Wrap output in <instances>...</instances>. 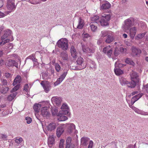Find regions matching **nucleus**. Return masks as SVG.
Segmentation results:
<instances>
[{
  "label": "nucleus",
  "mask_w": 148,
  "mask_h": 148,
  "mask_svg": "<svg viewBox=\"0 0 148 148\" xmlns=\"http://www.w3.org/2000/svg\"><path fill=\"white\" fill-rule=\"evenodd\" d=\"M134 21V18H130L125 20L124 28L125 30L128 29L130 27L133 26Z\"/></svg>",
  "instance_id": "nucleus-4"
},
{
  "label": "nucleus",
  "mask_w": 148,
  "mask_h": 148,
  "mask_svg": "<svg viewBox=\"0 0 148 148\" xmlns=\"http://www.w3.org/2000/svg\"><path fill=\"white\" fill-rule=\"evenodd\" d=\"M137 30V28L135 27H132L130 29L129 35L132 39H134Z\"/></svg>",
  "instance_id": "nucleus-13"
},
{
  "label": "nucleus",
  "mask_w": 148,
  "mask_h": 148,
  "mask_svg": "<svg viewBox=\"0 0 148 148\" xmlns=\"http://www.w3.org/2000/svg\"><path fill=\"white\" fill-rule=\"evenodd\" d=\"M58 119L60 121H64L67 120L68 118L65 115H61L59 116Z\"/></svg>",
  "instance_id": "nucleus-30"
},
{
  "label": "nucleus",
  "mask_w": 148,
  "mask_h": 148,
  "mask_svg": "<svg viewBox=\"0 0 148 148\" xmlns=\"http://www.w3.org/2000/svg\"><path fill=\"white\" fill-rule=\"evenodd\" d=\"M132 52L134 55L138 56L141 53V50L136 48L133 47L132 48Z\"/></svg>",
  "instance_id": "nucleus-24"
},
{
  "label": "nucleus",
  "mask_w": 148,
  "mask_h": 148,
  "mask_svg": "<svg viewBox=\"0 0 148 148\" xmlns=\"http://www.w3.org/2000/svg\"><path fill=\"white\" fill-rule=\"evenodd\" d=\"M70 51L71 56L74 58H76L77 53L74 46H71L70 49Z\"/></svg>",
  "instance_id": "nucleus-21"
},
{
  "label": "nucleus",
  "mask_w": 148,
  "mask_h": 148,
  "mask_svg": "<svg viewBox=\"0 0 148 148\" xmlns=\"http://www.w3.org/2000/svg\"><path fill=\"white\" fill-rule=\"evenodd\" d=\"M9 90V88L8 87H5L3 88V90H1V92L3 94H5Z\"/></svg>",
  "instance_id": "nucleus-42"
},
{
  "label": "nucleus",
  "mask_w": 148,
  "mask_h": 148,
  "mask_svg": "<svg viewBox=\"0 0 148 148\" xmlns=\"http://www.w3.org/2000/svg\"><path fill=\"white\" fill-rule=\"evenodd\" d=\"M144 87L147 92L148 93V83L144 86Z\"/></svg>",
  "instance_id": "nucleus-61"
},
{
  "label": "nucleus",
  "mask_w": 148,
  "mask_h": 148,
  "mask_svg": "<svg viewBox=\"0 0 148 148\" xmlns=\"http://www.w3.org/2000/svg\"><path fill=\"white\" fill-rule=\"evenodd\" d=\"M93 145V142L91 140L90 141L89 143L88 146V148H92Z\"/></svg>",
  "instance_id": "nucleus-60"
},
{
  "label": "nucleus",
  "mask_w": 148,
  "mask_h": 148,
  "mask_svg": "<svg viewBox=\"0 0 148 148\" xmlns=\"http://www.w3.org/2000/svg\"><path fill=\"white\" fill-rule=\"evenodd\" d=\"M137 83H138L137 82L131 80V81L130 82H128V84H127V86L129 88H134L135 87Z\"/></svg>",
  "instance_id": "nucleus-28"
},
{
  "label": "nucleus",
  "mask_w": 148,
  "mask_h": 148,
  "mask_svg": "<svg viewBox=\"0 0 148 148\" xmlns=\"http://www.w3.org/2000/svg\"><path fill=\"white\" fill-rule=\"evenodd\" d=\"M91 21L98 24H99V17L97 15L94 16L91 18Z\"/></svg>",
  "instance_id": "nucleus-27"
},
{
  "label": "nucleus",
  "mask_w": 148,
  "mask_h": 148,
  "mask_svg": "<svg viewBox=\"0 0 148 148\" xmlns=\"http://www.w3.org/2000/svg\"><path fill=\"white\" fill-rule=\"evenodd\" d=\"M89 139L87 137H82L81 139V144L83 146H86L88 145L87 142L89 141Z\"/></svg>",
  "instance_id": "nucleus-20"
},
{
  "label": "nucleus",
  "mask_w": 148,
  "mask_h": 148,
  "mask_svg": "<svg viewBox=\"0 0 148 148\" xmlns=\"http://www.w3.org/2000/svg\"><path fill=\"white\" fill-rule=\"evenodd\" d=\"M114 71L115 74L117 75H120L123 73V71L119 69H114Z\"/></svg>",
  "instance_id": "nucleus-34"
},
{
  "label": "nucleus",
  "mask_w": 148,
  "mask_h": 148,
  "mask_svg": "<svg viewBox=\"0 0 148 148\" xmlns=\"http://www.w3.org/2000/svg\"><path fill=\"white\" fill-rule=\"evenodd\" d=\"M82 48L83 51L84 52L86 53H93L95 52V47L94 46L92 45H90V47H88L87 46L82 45Z\"/></svg>",
  "instance_id": "nucleus-3"
},
{
  "label": "nucleus",
  "mask_w": 148,
  "mask_h": 148,
  "mask_svg": "<svg viewBox=\"0 0 148 148\" xmlns=\"http://www.w3.org/2000/svg\"><path fill=\"white\" fill-rule=\"evenodd\" d=\"M25 119L27 121V123L28 124L30 123L32 121V119L29 117H26Z\"/></svg>",
  "instance_id": "nucleus-51"
},
{
  "label": "nucleus",
  "mask_w": 148,
  "mask_h": 148,
  "mask_svg": "<svg viewBox=\"0 0 148 148\" xmlns=\"http://www.w3.org/2000/svg\"><path fill=\"white\" fill-rule=\"evenodd\" d=\"M68 110L67 109H62V110L60 112V114H66L69 113Z\"/></svg>",
  "instance_id": "nucleus-48"
},
{
  "label": "nucleus",
  "mask_w": 148,
  "mask_h": 148,
  "mask_svg": "<svg viewBox=\"0 0 148 148\" xmlns=\"http://www.w3.org/2000/svg\"><path fill=\"white\" fill-rule=\"evenodd\" d=\"M51 101L53 104L58 106L60 104L62 101L61 98L58 97H54L52 98Z\"/></svg>",
  "instance_id": "nucleus-14"
},
{
  "label": "nucleus",
  "mask_w": 148,
  "mask_h": 148,
  "mask_svg": "<svg viewBox=\"0 0 148 148\" xmlns=\"http://www.w3.org/2000/svg\"><path fill=\"white\" fill-rule=\"evenodd\" d=\"M2 82L3 85H6L7 83V81L6 80L4 79L2 80Z\"/></svg>",
  "instance_id": "nucleus-64"
},
{
  "label": "nucleus",
  "mask_w": 148,
  "mask_h": 148,
  "mask_svg": "<svg viewBox=\"0 0 148 148\" xmlns=\"http://www.w3.org/2000/svg\"><path fill=\"white\" fill-rule=\"evenodd\" d=\"M13 66H15L17 68L18 66V64L17 62L14 61V62L13 63Z\"/></svg>",
  "instance_id": "nucleus-62"
},
{
  "label": "nucleus",
  "mask_w": 148,
  "mask_h": 148,
  "mask_svg": "<svg viewBox=\"0 0 148 148\" xmlns=\"http://www.w3.org/2000/svg\"><path fill=\"white\" fill-rule=\"evenodd\" d=\"M66 127L67 131L69 133H72L75 129V125L73 123H66Z\"/></svg>",
  "instance_id": "nucleus-10"
},
{
  "label": "nucleus",
  "mask_w": 148,
  "mask_h": 148,
  "mask_svg": "<svg viewBox=\"0 0 148 148\" xmlns=\"http://www.w3.org/2000/svg\"><path fill=\"white\" fill-rule=\"evenodd\" d=\"M71 138L70 137H68L67 138L66 148H75L74 145L71 143Z\"/></svg>",
  "instance_id": "nucleus-15"
},
{
  "label": "nucleus",
  "mask_w": 148,
  "mask_h": 148,
  "mask_svg": "<svg viewBox=\"0 0 148 148\" xmlns=\"http://www.w3.org/2000/svg\"><path fill=\"white\" fill-rule=\"evenodd\" d=\"M12 32L9 29H7L5 30L4 34H6V36L7 37H8L9 39V37L11 36Z\"/></svg>",
  "instance_id": "nucleus-38"
},
{
  "label": "nucleus",
  "mask_w": 148,
  "mask_h": 148,
  "mask_svg": "<svg viewBox=\"0 0 148 148\" xmlns=\"http://www.w3.org/2000/svg\"><path fill=\"white\" fill-rule=\"evenodd\" d=\"M29 57L30 58V59H31L33 61L35 62H37V60L35 58L34 55V54H32Z\"/></svg>",
  "instance_id": "nucleus-52"
},
{
  "label": "nucleus",
  "mask_w": 148,
  "mask_h": 148,
  "mask_svg": "<svg viewBox=\"0 0 148 148\" xmlns=\"http://www.w3.org/2000/svg\"><path fill=\"white\" fill-rule=\"evenodd\" d=\"M120 50L121 52L123 53H125L127 51V49L125 48L120 47Z\"/></svg>",
  "instance_id": "nucleus-55"
},
{
  "label": "nucleus",
  "mask_w": 148,
  "mask_h": 148,
  "mask_svg": "<svg viewBox=\"0 0 148 148\" xmlns=\"http://www.w3.org/2000/svg\"><path fill=\"white\" fill-rule=\"evenodd\" d=\"M56 125L55 123H51L47 126V130L49 131H52L56 128Z\"/></svg>",
  "instance_id": "nucleus-18"
},
{
  "label": "nucleus",
  "mask_w": 148,
  "mask_h": 148,
  "mask_svg": "<svg viewBox=\"0 0 148 148\" xmlns=\"http://www.w3.org/2000/svg\"><path fill=\"white\" fill-rule=\"evenodd\" d=\"M8 13L5 12L4 13L2 12H1L0 11V18L3 17L6 15L8 14Z\"/></svg>",
  "instance_id": "nucleus-56"
},
{
  "label": "nucleus",
  "mask_w": 148,
  "mask_h": 148,
  "mask_svg": "<svg viewBox=\"0 0 148 148\" xmlns=\"http://www.w3.org/2000/svg\"><path fill=\"white\" fill-rule=\"evenodd\" d=\"M130 75L131 80L137 83L139 82L140 79L139 75L137 73L134 71H132Z\"/></svg>",
  "instance_id": "nucleus-8"
},
{
  "label": "nucleus",
  "mask_w": 148,
  "mask_h": 148,
  "mask_svg": "<svg viewBox=\"0 0 148 148\" xmlns=\"http://www.w3.org/2000/svg\"><path fill=\"white\" fill-rule=\"evenodd\" d=\"M90 28L92 32H95L97 29V27L93 24H91L90 26Z\"/></svg>",
  "instance_id": "nucleus-47"
},
{
  "label": "nucleus",
  "mask_w": 148,
  "mask_h": 148,
  "mask_svg": "<svg viewBox=\"0 0 148 148\" xmlns=\"http://www.w3.org/2000/svg\"><path fill=\"white\" fill-rule=\"evenodd\" d=\"M14 141L17 144H20L23 141V139L21 137H17L15 139Z\"/></svg>",
  "instance_id": "nucleus-39"
},
{
  "label": "nucleus",
  "mask_w": 148,
  "mask_h": 148,
  "mask_svg": "<svg viewBox=\"0 0 148 148\" xmlns=\"http://www.w3.org/2000/svg\"><path fill=\"white\" fill-rule=\"evenodd\" d=\"M60 57L64 61H67L68 60V55L66 53L64 52L62 53L61 54Z\"/></svg>",
  "instance_id": "nucleus-26"
},
{
  "label": "nucleus",
  "mask_w": 148,
  "mask_h": 148,
  "mask_svg": "<svg viewBox=\"0 0 148 148\" xmlns=\"http://www.w3.org/2000/svg\"><path fill=\"white\" fill-rule=\"evenodd\" d=\"M142 95H143L142 93L139 94L133 97L132 99H133V100H134L136 101L140 99L142 96Z\"/></svg>",
  "instance_id": "nucleus-37"
},
{
  "label": "nucleus",
  "mask_w": 148,
  "mask_h": 148,
  "mask_svg": "<svg viewBox=\"0 0 148 148\" xmlns=\"http://www.w3.org/2000/svg\"><path fill=\"white\" fill-rule=\"evenodd\" d=\"M61 109L69 110V108L67 104L66 103H64L62 105Z\"/></svg>",
  "instance_id": "nucleus-46"
},
{
  "label": "nucleus",
  "mask_w": 148,
  "mask_h": 148,
  "mask_svg": "<svg viewBox=\"0 0 148 148\" xmlns=\"http://www.w3.org/2000/svg\"><path fill=\"white\" fill-rule=\"evenodd\" d=\"M41 115L44 117L49 116L50 114L49 112V108L47 107L42 108L41 110Z\"/></svg>",
  "instance_id": "nucleus-11"
},
{
  "label": "nucleus",
  "mask_w": 148,
  "mask_h": 148,
  "mask_svg": "<svg viewBox=\"0 0 148 148\" xmlns=\"http://www.w3.org/2000/svg\"><path fill=\"white\" fill-rule=\"evenodd\" d=\"M120 82L122 86L128 84V81L126 79L121 77L120 78Z\"/></svg>",
  "instance_id": "nucleus-31"
},
{
  "label": "nucleus",
  "mask_w": 148,
  "mask_h": 148,
  "mask_svg": "<svg viewBox=\"0 0 148 148\" xmlns=\"http://www.w3.org/2000/svg\"><path fill=\"white\" fill-rule=\"evenodd\" d=\"M55 68L57 72H59L60 71L61 67L58 64L56 63L55 64Z\"/></svg>",
  "instance_id": "nucleus-44"
},
{
  "label": "nucleus",
  "mask_w": 148,
  "mask_h": 148,
  "mask_svg": "<svg viewBox=\"0 0 148 148\" xmlns=\"http://www.w3.org/2000/svg\"><path fill=\"white\" fill-rule=\"evenodd\" d=\"M29 88V86L28 84H26L24 85V90L26 91H28Z\"/></svg>",
  "instance_id": "nucleus-58"
},
{
  "label": "nucleus",
  "mask_w": 148,
  "mask_h": 148,
  "mask_svg": "<svg viewBox=\"0 0 148 148\" xmlns=\"http://www.w3.org/2000/svg\"><path fill=\"white\" fill-rule=\"evenodd\" d=\"M10 41V39L7 38L4 40H2V42H0V46L3 45L6 43Z\"/></svg>",
  "instance_id": "nucleus-45"
},
{
  "label": "nucleus",
  "mask_w": 148,
  "mask_h": 148,
  "mask_svg": "<svg viewBox=\"0 0 148 148\" xmlns=\"http://www.w3.org/2000/svg\"><path fill=\"white\" fill-rule=\"evenodd\" d=\"M77 62L78 65L81 66V69H84L86 67V64H84V60L82 57H80L78 58Z\"/></svg>",
  "instance_id": "nucleus-12"
},
{
  "label": "nucleus",
  "mask_w": 148,
  "mask_h": 148,
  "mask_svg": "<svg viewBox=\"0 0 148 148\" xmlns=\"http://www.w3.org/2000/svg\"><path fill=\"white\" fill-rule=\"evenodd\" d=\"M68 41L65 38H61L57 42V44L60 48L64 50H66L68 47Z\"/></svg>",
  "instance_id": "nucleus-1"
},
{
  "label": "nucleus",
  "mask_w": 148,
  "mask_h": 148,
  "mask_svg": "<svg viewBox=\"0 0 148 148\" xmlns=\"http://www.w3.org/2000/svg\"><path fill=\"white\" fill-rule=\"evenodd\" d=\"M16 92H15L14 93L8 96L7 97L8 100L9 101H12V100L16 96Z\"/></svg>",
  "instance_id": "nucleus-33"
},
{
  "label": "nucleus",
  "mask_w": 148,
  "mask_h": 148,
  "mask_svg": "<svg viewBox=\"0 0 148 148\" xmlns=\"http://www.w3.org/2000/svg\"><path fill=\"white\" fill-rule=\"evenodd\" d=\"M103 51L109 57H110L112 52V48L110 45H108L103 49Z\"/></svg>",
  "instance_id": "nucleus-7"
},
{
  "label": "nucleus",
  "mask_w": 148,
  "mask_h": 148,
  "mask_svg": "<svg viewBox=\"0 0 148 148\" xmlns=\"http://www.w3.org/2000/svg\"><path fill=\"white\" fill-rule=\"evenodd\" d=\"M41 107V105L39 104H36L34 106V109L36 112H38Z\"/></svg>",
  "instance_id": "nucleus-29"
},
{
  "label": "nucleus",
  "mask_w": 148,
  "mask_h": 148,
  "mask_svg": "<svg viewBox=\"0 0 148 148\" xmlns=\"http://www.w3.org/2000/svg\"><path fill=\"white\" fill-rule=\"evenodd\" d=\"M54 139L53 137L49 136L48 138V145H53L54 144Z\"/></svg>",
  "instance_id": "nucleus-35"
},
{
  "label": "nucleus",
  "mask_w": 148,
  "mask_h": 148,
  "mask_svg": "<svg viewBox=\"0 0 148 148\" xmlns=\"http://www.w3.org/2000/svg\"><path fill=\"white\" fill-rule=\"evenodd\" d=\"M58 112L57 110L55 108L54 109H52V113L53 115H56L57 114Z\"/></svg>",
  "instance_id": "nucleus-54"
},
{
  "label": "nucleus",
  "mask_w": 148,
  "mask_h": 148,
  "mask_svg": "<svg viewBox=\"0 0 148 148\" xmlns=\"http://www.w3.org/2000/svg\"><path fill=\"white\" fill-rule=\"evenodd\" d=\"M21 81V77L19 75H17L15 78L13 84L14 86H15L16 84H20Z\"/></svg>",
  "instance_id": "nucleus-25"
},
{
  "label": "nucleus",
  "mask_w": 148,
  "mask_h": 148,
  "mask_svg": "<svg viewBox=\"0 0 148 148\" xmlns=\"http://www.w3.org/2000/svg\"><path fill=\"white\" fill-rule=\"evenodd\" d=\"M125 62L126 63L130 64L133 65L134 62L130 58H127L125 60Z\"/></svg>",
  "instance_id": "nucleus-43"
},
{
  "label": "nucleus",
  "mask_w": 148,
  "mask_h": 148,
  "mask_svg": "<svg viewBox=\"0 0 148 148\" xmlns=\"http://www.w3.org/2000/svg\"><path fill=\"white\" fill-rule=\"evenodd\" d=\"M14 62V60H9L7 63V65L9 67L12 66L13 65Z\"/></svg>",
  "instance_id": "nucleus-41"
},
{
  "label": "nucleus",
  "mask_w": 148,
  "mask_h": 148,
  "mask_svg": "<svg viewBox=\"0 0 148 148\" xmlns=\"http://www.w3.org/2000/svg\"><path fill=\"white\" fill-rule=\"evenodd\" d=\"M7 8L8 10H14L16 6L14 2H7Z\"/></svg>",
  "instance_id": "nucleus-22"
},
{
  "label": "nucleus",
  "mask_w": 148,
  "mask_h": 148,
  "mask_svg": "<svg viewBox=\"0 0 148 148\" xmlns=\"http://www.w3.org/2000/svg\"><path fill=\"white\" fill-rule=\"evenodd\" d=\"M0 138L3 140H6L7 138V136L5 135L1 134H0Z\"/></svg>",
  "instance_id": "nucleus-53"
},
{
  "label": "nucleus",
  "mask_w": 148,
  "mask_h": 148,
  "mask_svg": "<svg viewBox=\"0 0 148 148\" xmlns=\"http://www.w3.org/2000/svg\"><path fill=\"white\" fill-rule=\"evenodd\" d=\"M40 84L46 92L47 93L50 91L51 89V86L48 82L45 80L42 81Z\"/></svg>",
  "instance_id": "nucleus-6"
},
{
  "label": "nucleus",
  "mask_w": 148,
  "mask_h": 148,
  "mask_svg": "<svg viewBox=\"0 0 148 148\" xmlns=\"http://www.w3.org/2000/svg\"><path fill=\"white\" fill-rule=\"evenodd\" d=\"M123 64L119 63V62H116L115 64V66L116 67H118L119 68H121L124 66Z\"/></svg>",
  "instance_id": "nucleus-40"
},
{
  "label": "nucleus",
  "mask_w": 148,
  "mask_h": 148,
  "mask_svg": "<svg viewBox=\"0 0 148 148\" xmlns=\"http://www.w3.org/2000/svg\"><path fill=\"white\" fill-rule=\"evenodd\" d=\"M8 37L7 36H6V34H4V35L1 37V40H6V38Z\"/></svg>",
  "instance_id": "nucleus-59"
},
{
  "label": "nucleus",
  "mask_w": 148,
  "mask_h": 148,
  "mask_svg": "<svg viewBox=\"0 0 148 148\" xmlns=\"http://www.w3.org/2000/svg\"><path fill=\"white\" fill-rule=\"evenodd\" d=\"M67 73V70H64L62 73L60 77L58 78L57 81L54 83V85L55 86L58 85L60 84L64 80Z\"/></svg>",
  "instance_id": "nucleus-5"
},
{
  "label": "nucleus",
  "mask_w": 148,
  "mask_h": 148,
  "mask_svg": "<svg viewBox=\"0 0 148 148\" xmlns=\"http://www.w3.org/2000/svg\"><path fill=\"white\" fill-rule=\"evenodd\" d=\"M110 31H103L101 32V36L103 37H106V36H108L110 32Z\"/></svg>",
  "instance_id": "nucleus-36"
},
{
  "label": "nucleus",
  "mask_w": 148,
  "mask_h": 148,
  "mask_svg": "<svg viewBox=\"0 0 148 148\" xmlns=\"http://www.w3.org/2000/svg\"><path fill=\"white\" fill-rule=\"evenodd\" d=\"M64 140L62 139L60 140L59 145L60 148H64Z\"/></svg>",
  "instance_id": "nucleus-49"
},
{
  "label": "nucleus",
  "mask_w": 148,
  "mask_h": 148,
  "mask_svg": "<svg viewBox=\"0 0 148 148\" xmlns=\"http://www.w3.org/2000/svg\"><path fill=\"white\" fill-rule=\"evenodd\" d=\"M146 34L145 32H143L141 34H138L135 37V39L136 40H138L142 38L145 36Z\"/></svg>",
  "instance_id": "nucleus-32"
},
{
  "label": "nucleus",
  "mask_w": 148,
  "mask_h": 148,
  "mask_svg": "<svg viewBox=\"0 0 148 148\" xmlns=\"http://www.w3.org/2000/svg\"><path fill=\"white\" fill-rule=\"evenodd\" d=\"M132 109L137 114L143 115H148V112L139 110L134 107H132Z\"/></svg>",
  "instance_id": "nucleus-17"
},
{
  "label": "nucleus",
  "mask_w": 148,
  "mask_h": 148,
  "mask_svg": "<svg viewBox=\"0 0 148 148\" xmlns=\"http://www.w3.org/2000/svg\"><path fill=\"white\" fill-rule=\"evenodd\" d=\"M110 16L109 14H103L102 16L99 24H101L102 26H106L108 25V21L110 20Z\"/></svg>",
  "instance_id": "nucleus-2"
},
{
  "label": "nucleus",
  "mask_w": 148,
  "mask_h": 148,
  "mask_svg": "<svg viewBox=\"0 0 148 148\" xmlns=\"http://www.w3.org/2000/svg\"><path fill=\"white\" fill-rule=\"evenodd\" d=\"M103 40L102 39H99L97 41V44L98 45H100L101 44Z\"/></svg>",
  "instance_id": "nucleus-63"
},
{
  "label": "nucleus",
  "mask_w": 148,
  "mask_h": 148,
  "mask_svg": "<svg viewBox=\"0 0 148 148\" xmlns=\"http://www.w3.org/2000/svg\"><path fill=\"white\" fill-rule=\"evenodd\" d=\"M84 25V20L81 17H79L78 21V24L77 26V28L78 29H82Z\"/></svg>",
  "instance_id": "nucleus-19"
},
{
  "label": "nucleus",
  "mask_w": 148,
  "mask_h": 148,
  "mask_svg": "<svg viewBox=\"0 0 148 148\" xmlns=\"http://www.w3.org/2000/svg\"><path fill=\"white\" fill-rule=\"evenodd\" d=\"M111 7L110 4L108 1H106L104 3L100 5V10H104L108 9Z\"/></svg>",
  "instance_id": "nucleus-16"
},
{
  "label": "nucleus",
  "mask_w": 148,
  "mask_h": 148,
  "mask_svg": "<svg viewBox=\"0 0 148 148\" xmlns=\"http://www.w3.org/2000/svg\"><path fill=\"white\" fill-rule=\"evenodd\" d=\"M5 76L7 78H10L12 77L11 75L10 74L8 73H6L5 74Z\"/></svg>",
  "instance_id": "nucleus-57"
},
{
  "label": "nucleus",
  "mask_w": 148,
  "mask_h": 148,
  "mask_svg": "<svg viewBox=\"0 0 148 148\" xmlns=\"http://www.w3.org/2000/svg\"><path fill=\"white\" fill-rule=\"evenodd\" d=\"M114 39V33L110 31L109 34L107 37L105 42L107 43H110L113 42Z\"/></svg>",
  "instance_id": "nucleus-9"
},
{
  "label": "nucleus",
  "mask_w": 148,
  "mask_h": 148,
  "mask_svg": "<svg viewBox=\"0 0 148 148\" xmlns=\"http://www.w3.org/2000/svg\"><path fill=\"white\" fill-rule=\"evenodd\" d=\"M64 129L62 126L59 127L57 129L56 134L58 137H60L64 131Z\"/></svg>",
  "instance_id": "nucleus-23"
},
{
  "label": "nucleus",
  "mask_w": 148,
  "mask_h": 148,
  "mask_svg": "<svg viewBox=\"0 0 148 148\" xmlns=\"http://www.w3.org/2000/svg\"><path fill=\"white\" fill-rule=\"evenodd\" d=\"M16 85L12 89V90L13 91L15 92L19 88L20 86V84H16Z\"/></svg>",
  "instance_id": "nucleus-50"
}]
</instances>
